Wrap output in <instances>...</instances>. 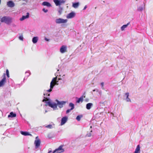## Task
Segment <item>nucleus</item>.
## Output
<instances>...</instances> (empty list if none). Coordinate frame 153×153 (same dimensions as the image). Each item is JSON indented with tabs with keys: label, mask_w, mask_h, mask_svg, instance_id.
Here are the masks:
<instances>
[{
	"label": "nucleus",
	"mask_w": 153,
	"mask_h": 153,
	"mask_svg": "<svg viewBox=\"0 0 153 153\" xmlns=\"http://www.w3.org/2000/svg\"><path fill=\"white\" fill-rule=\"evenodd\" d=\"M57 102V104L54 102H51L50 101V100L48 99V106L53 108L54 110L57 109V105L60 108H61L63 107V105L66 102L64 101H59L58 100H56Z\"/></svg>",
	"instance_id": "obj_1"
},
{
	"label": "nucleus",
	"mask_w": 153,
	"mask_h": 153,
	"mask_svg": "<svg viewBox=\"0 0 153 153\" xmlns=\"http://www.w3.org/2000/svg\"><path fill=\"white\" fill-rule=\"evenodd\" d=\"M12 19L11 18L8 16H4L2 17L1 20L2 22H5L7 24H9L12 22Z\"/></svg>",
	"instance_id": "obj_2"
},
{
	"label": "nucleus",
	"mask_w": 153,
	"mask_h": 153,
	"mask_svg": "<svg viewBox=\"0 0 153 153\" xmlns=\"http://www.w3.org/2000/svg\"><path fill=\"white\" fill-rule=\"evenodd\" d=\"M57 77H56L53 78L50 83V88L48 90V92H51L52 91V89L53 88V87L56 84V83L58 81H56Z\"/></svg>",
	"instance_id": "obj_3"
},
{
	"label": "nucleus",
	"mask_w": 153,
	"mask_h": 153,
	"mask_svg": "<svg viewBox=\"0 0 153 153\" xmlns=\"http://www.w3.org/2000/svg\"><path fill=\"white\" fill-rule=\"evenodd\" d=\"M41 143V140L39 138L38 136H37L36 138V140L34 141V144L35 146V148L36 149L39 148L40 146Z\"/></svg>",
	"instance_id": "obj_4"
},
{
	"label": "nucleus",
	"mask_w": 153,
	"mask_h": 153,
	"mask_svg": "<svg viewBox=\"0 0 153 153\" xmlns=\"http://www.w3.org/2000/svg\"><path fill=\"white\" fill-rule=\"evenodd\" d=\"M63 146L61 145L59 148L55 149L53 152V153H61L64 151V149L63 148Z\"/></svg>",
	"instance_id": "obj_5"
},
{
	"label": "nucleus",
	"mask_w": 153,
	"mask_h": 153,
	"mask_svg": "<svg viewBox=\"0 0 153 153\" xmlns=\"http://www.w3.org/2000/svg\"><path fill=\"white\" fill-rule=\"evenodd\" d=\"M68 20L61 18L57 19L56 20V22L57 24L64 23H66Z\"/></svg>",
	"instance_id": "obj_6"
},
{
	"label": "nucleus",
	"mask_w": 153,
	"mask_h": 153,
	"mask_svg": "<svg viewBox=\"0 0 153 153\" xmlns=\"http://www.w3.org/2000/svg\"><path fill=\"white\" fill-rule=\"evenodd\" d=\"M3 78L1 81H0V87L3 86L6 82V77L5 73L3 74Z\"/></svg>",
	"instance_id": "obj_7"
},
{
	"label": "nucleus",
	"mask_w": 153,
	"mask_h": 153,
	"mask_svg": "<svg viewBox=\"0 0 153 153\" xmlns=\"http://www.w3.org/2000/svg\"><path fill=\"white\" fill-rule=\"evenodd\" d=\"M60 51L61 53H63L67 51V47L65 45H62L60 48Z\"/></svg>",
	"instance_id": "obj_8"
},
{
	"label": "nucleus",
	"mask_w": 153,
	"mask_h": 153,
	"mask_svg": "<svg viewBox=\"0 0 153 153\" xmlns=\"http://www.w3.org/2000/svg\"><path fill=\"white\" fill-rule=\"evenodd\" d=\"M75 15L74 12H72L67 15L66 18L68 19H72L75 17Z\"/></svg>",
	"instance_id": "obj_9"
},
{
	"label": "nucleus",
	"mask_w": 153,
	"mask_h": 153,
	"mask_svg": "<svg viewBox=\"0 0 153 153\" xmlns=\"http://www.w3.org/2000/svg\"><path fill=\"white\" fill-rule=\"evenodd\" d=\"M68 117H65L62 118L61 123V125H64L67 120Z\"/></svg>",
	"instance_id": "obj_10"
},
{
	"label": "nucleus",
	"mask_w": 153,
	"mask_h": 153,
	"mask_svg": "<svg viewBox=\"0 0 153 153\" xmlns=\"http://www.w3.org/2000/svg\"><path fill=\"white\" fill-rule=\"evenodd\" d=\"M7 5L8 7H13L15 6L14 3L11 1L7 2Z\"/></svg>",
	"instance_id": "obj_11"
},
{
	"label": "nucleus",
	"mask_w": 153,
	"mask_h": 153,
	"mask_svg": "<svg viewBox=\"0 0 153 153\" xmlns=\"http://www.w3.org/2000/svg\"><path fill=\"white\" fill-rule=\"evenodd\" d=\"M29 17V13H27V15L25 16H23L20 19V20L21 21H22L25 20V19L27 18H28Z\"/></svg>",
	"instance_id": "obj_12"
},
{
	"label": "nucleus",
	"mask_w": 153,
	"mask_h": 153,
	"mask_svg": "<svg viewBox=\"0 0 153 153\" xmlns=\"http://www.w3.org/2000/svg\"><path fill=\"white\" fill-rule=\"evenodd\" d=\"M85 98V96H82L80 97L78 100L76 102L77 103H79L80 102H82L83 100V98Z\"/></svg>",
	"instance_id": "obj_13"
},
{
	"label": "nucleus",
	"mask_w": 153,
	"mask_h": 153,
	"mask_svg": "<svg viewBox=\"0 0 153 153\" xmlns=\"http://www.w3.org/2000/svg\"><path fill=\"white\" fill-rule=\"evenodd\" d=\"M140 145L137 146L134 152V153H139L140 152Z\"/></svg>",
	"instance_id": "obj_14"
},
{
	"label": "nucleus",
	"mask_w": 153,
	"mask_h": 153,
	"mask_svg": "<svg viewBox=\"0 0 153 153\" xmlns=\"http://www.w3.org/2000/svg\"><path fill=\"white\" fill-rule=\"evenodd\" d=\"M16 116V114L15 113H13V112H11L10 113V114L8 115V117H14Z\"/></svg>",
	"instance_id": "obj_15"
},
{
	"label": "nucleus",
	"mask_w": 153,
	"mask_h": 153,
	"mask_svg": "<svg viewBox=\"0 0 153 153\" xmlns=\"http://www.w3.org/2000/svg\"><path fill=\"white\" fill-rule=\"evenodd\" d=\"M93 105V104L91 103H89L86 104V108L87 109H90L91 106Z\"/></svg>",
	"instance_id": "obj_16"
},
{
	"label": "nucleus",
	"mask_w": 153,
	"mask_h": 153,
	"mask_svg": "<svg viewBox=\"0 0 153 153\" xmlns=\"http://www.w3.org/2000/svg\"><path fill=\"white\" fill-rule=\"evenodd\" d=\"M53 1L56 6L60 5L61 3V2L59 0H54Z\"/></svg>",
	"instance_id": "obj_17"
},
{
	"label": "nucleus",
	"mask_w": 153,
	"mask_h": 153,
	"mask_svg": "<svg viewBox=\"0 0 153 153\" xmlns=\"http://www.w3.org/2000/svg\"><path fill=\"white\" fill-rule=\"evenodd\" d=\"M38 40V38L37 37H34L33 38L32 42L33 43H36L37 42Z\"/></svg>",
	"instance_id": "obj_18"
},
{
	"label": "nucleus",
	"mask_w": 153,
	"mask_h": 153,
	"mask_svg": "<svg viewBox=\"0 0 153 153\" xmlns=\"http://www.w3.org/2000/svg\"><path fill=\"white\" fill-rule=\"evenodd\" d=\"M125 95L126 96V101L127 102H131L130 99L128 98L129 93H126L125 94Z\"/></svg>",
	"instance_id": "obj_19"
},
{
	"label": "nucleus",
	"mask_w": 153,
	"mask_h": 153,
	"mask_svg": "<svg viewBox=\"0 0 153 153\" xmlns=\"http://www.w3.org/2000/svg\"><path fill=\"white\" fill-rule=\"evenodd\" d=\"M79 5V3L78 2L74 3L73 4V6L75 8H77Z\"/></svg>",
	"instance_id": "obj_20"
},
{
	"label": "nucleus",
	"mask_w": 153,
	"mask_h": 153,
	"mask_svg": "<svg viewBox=\"0 0 153 153\" xmlns=\"http://www.w3.org/2000/svg\"><path fill=\"white\" fill-rule=\"evenodd\" d=\"M21 134L22 135H24L25 136L29 135H30L29 133L27 132H24L22 131H21Z\"/></svg>",
	"instance_id": "obj_21"
},
{
	"label": "nucleus",
	"mask_w": 153,
	"mask_h": 153,
	"mask_svg": "<svg viewBox=\"0 0 153 153\" xmlns=\"http://www.w3.org/2000/svg\"><path fill=\"white\" fill-rule=\"evenodd\" d=\"M129 23H127V24L125 25H123L121 27V29L122 30H124V29L126 28L128 25L129 24Z\"/></svg>",
	"instance_id": "obj_22"
},
{
	"label": "nucleus",
	"mask_w": 153,
	"mask_h": 153,
	"mask_svg": "<svg viewBox=\"0 0 153 153\" xmlns=\"http://www.w3.org/2000/svg\"><path fill=\"white\" fill-rule=\"evenodd\" d=\"M69 106L71 107V109L73 110L74 108V104L72 103L71 102L69 104Z\"/></svg>",
	"instance_id": "obj_23"
},
{
	"label": "nucleus",
	"mask_w": 153,
	"mask_h": 153,
	"mask_svg": "<svg viewBox=\"0 0 153 153\" xmlns=\"http://www.w3.org/2000/svg\"><path fill=\"white\" fill-rule=\"evenodd\" d=\"M42 101L43 102H45L46 104H45V105L47 106L48 105V98H45V99H44Z\"/></svg>",
	"instance_id": "obj_24"
},
{
	"label": "nucleus",
	"mask_w": 153,
	"mask_h": 153,
	"mask_svg": "<svg viewBox=\"0 0 153 153\" xmlns=\"http://www.w3.org/2000/svg\"><path fill=\"white\" fill-rule=\"evenodd\" d=\"M82 117V115H79L77 116L76 117V119L78 121H79L80 120V119Z\"/></svg>",
	"instance_id": "obj_25"
},
{
	"label": "nucleus",
	"mask_w": 153,
	"mask_h": 153,
	"mask_svg": "<svg viewBox=\"0 0 153 153\" xmlns=\"http://www.w3.org/2000/svg\"><path fill=\"white\" fill-rule=\"evenodd\" d=\"M42 5L44 6H48V2H44L42 3Z\"/></svg>",
	"instance_id": "obj_26"
},
{
	"label": "nucleus",
	"mask_w": 153,
	"mask_h": 153,
	"mask_svg": "<svg viewBox=\"0 0 153 153\" xmlns=\"http://www.w3.org/2000/svg\"><path fill=\"white\" fill-rule=\"evenodd\" d=\"M6 75H7V77L8 78H9L10 77L9 74V72L8 70L7 69H6Z\"/></svg>",
	"instance_id": "obj_27"
},
{
	"label": "nucleus",
	"mask_w": 153,
	"mask_h": 153,
	"mask_svg": "<svg viewBox=\"0 0 153 153\" xmlns=\"http://www.w3.org/2000/svg\"><path fill=\"white\" fill-rule=\"evenodd\" d=\"M19 39L20 40L23 41V37L22 35H21V36H20L19 37Z\"/></svg>",
	"instance_id": "obj_28"
},
{
	"label": "nucleus",
	"mask_w": 153,
	"mask_h": 153,
	"mask_svg": "<svg viewBox=\"0 0 153 153\" xmlns=\"http://www.w3.org/2000/svg\"><path fill=\"white\" fill-rule=\"evenodd\" d=\"M54 126V124H53L52 125H48V128H53V126Z\"/></svg>",
	"instance_id": "obj_29"
},
{
	"label": "nucleus",
	"mask_w": 153,
	"mask_h": 153,
	"mask_svg": "<svg viewBox=\"0 0 153 153\" xmlns=\"http://www.w3.org/2000/svg\"><path fill=\"white\" fill-rule=\"evenodd\" d=\"M72 110V109H68L66 111V113L68 114V113H69L71 110Z\"/></svg>",
	"instance_id": "obj_30"
},
{
	"label": "nucleus",
	"mask_w": 153,
	"mask_h": 153,
	"mask_svg": "<svg viewBox=\"0 0 153 153\" xmlns=\"http://www.w3.org/2000/svg\"><path fill=\"white\" fill-rule=\"evenodd\" d=\"M42 10L45 13H46L48 11V10L47 9L45 10V8L43 9Z\"/></svg>",
	"instance_id": "obj_31"
},
{
	"label": "nucleus",
	"mask_w": 153,
	"mask_h": 153,
	"mask_svg": "<svg viewBox=\"0 0 153 153\" xmlns=\"http://www.w3.org/2000/svg\"><path fill=\"white\" fill-rule=\"evenodd\" d=\"M91 136V135L90 133L87 134L86 135V136L88 137H90Z\"/></svg>",
	"instance_id": "obj_32"
},
{
	"label": "nucleus",
	"mask_w": 153,
	"mask_h": 153,
	"mask_svg": "<svg viewBox=\"0 0 153 153\" xmlns=\"http://www.w3.org/2000/svg\"><path fill=\"white\" fill-rule=\"evenodd\" d=\"M101 85L102 87H103L104 86V83L103 82H101Z\"/></svg>",
	"instance_id": "obj_33"
},
{
	"label": "nucleus",
	"mask_w": 153,
	"mask_h": 153,
	"mask_svg": "<svg viewBox=\"0 0 153 153\" xmlns=\"http://www.w3.org/2000/svg\"><path fill=\"white\" fill-rule=\"evenodd\" d=\"M143 9V8H139L138 9V10L139 11H141Z\"/></svg>",
	"instance_id": "obj_34"
},
{
	"label": "nucleus",
	"mask_w": 153,
	"mask_h": 153,
	"mask_svg": "<svg viewBox=\"0 0 153 153\" xmlns=\"http://www.w3.org/2000/svg\"><path fill=\"white\" fill-rule=\"evenodd\" d=\"M45 40L46 41H48V39L47 37H45Z\"/></svg>",
	"instance_id": "obj_35"
},
{
	"label": "nucleus",
	"mask_w": 153,
	"mask_h": 153,
	"mask_svg": "<svg viewBox=\"0 0 153 153\" xmlns=\"http://www.w3.org/2000/svg\"><path fill=\"white\" fill-rule=\"evenodd\" d=\"M51 6V4L50 3H48V7H50Z\"/></svg>",
	"instance_id": "obj_36"
},
{
	"label": "nucleus",
	"mask_w": 153,
	"mask_h": 153,
	"mask_svg": "<svg viewBox=\"0 0 153 153\" xmlns=\"http://www.w3.org/2000/svg\"><path fill=\"white\" fill-rule=\"evenodd\" d=\"M87 8V6H85V7H84V9H83V10H85L86 9V8Z\"/></svg>",
	"instance_id": "obj_37"
},
{
	"label": "nucleus",
	"mask_w": 153,
	"mask_h": 153,
	"mask_svg": "<svg viewBox=\"0 0 153 153\" xmlns=\"http://www.w3.org/2000/svg\"><path fill=\"white\" fill-rule=\"evenodd\" d=\"M59 14L60 15L61 14V13H62L61 11H59Z\"/></svg>",
	"instance_id": "obj_38"
},
{
	"label": "nucleus",
	"mask_w": 153,
	"mask_h": 153,
	"mask_svg": "<svg viewBox=\"0 0 153 153\" xmlns=\"http://www.w3.org/2000/svg\"><path fill=\"white\" fill-rule=\"evenodd\" d=\"M47 110H46L45 111V112L44 113H47Z\"/></svg>",
	"instance_id": "obj_39"
},
{
	"label": "nucleus",
	"mask_w": 153,
	"mask_h": 153,
	"mask_svg": "<svg viewBox=\"0 0 153 153\" xmlns=\"http://www.w3.org/2000/svg\"><path fill=\"white\" fill-rule=\"evenodd\" d=\"M23 0L24 1H25L26 2H27V0Z\"/></svg>",
	"instance_id": "obj_40"
},
{
	"label": "nucleus",
	"mask_w": 153,
	"mask_h": 153,
	"mask_svg": "<svg viewBox=\"0 0 153 153\" xmlns=\"http://www.w3.org/2000/svg\"><path fill=\"white\" fill-rule=\"evenodd\" d=\"M51 152V151L48 152V153H50Z\"/></svg>",
	"instance_id": "obj_41"
},
{
	"label": "nucleus",
	"mask_w": 153,
	"mask_h": 153,
	"mask_svg": "<svg viewBox=\"0 0 153 153\" xmlns=\"http://www.w3.org/2000/svg\"><path fill=\"white\" fill-rule=\"evenodd\" d=\"M48 96H50V94H48Z\"/></svg>",
	"instance_id": "obj_42"
},
{
	"label": "nucleus",
	"mask_w": 153,
	"mask_h": 153,
	"mask_svg": "<svg viewBox=\"0 0 153 153\" xmlns=\"http://www.w3.org/2000/svg\"><path fill=\"white\" fill-rule=\"evenodd\" d=\"M1 25V22H0V25Z\"/></svg>",
	"instance_id": "obj_43"
},
{
	"label": "nucleus",
	"mask_w": 153,
	"mask_h": 153,
	"mask_svg": "<svg viewBox=\"0 0 153 153\" xmlns=\"http://www.w3.org/2000/svg\"><path fill=\"white\" fill-rule=\"evenodd\" d=\"M46 127H48V126H46Z\"/></svg>",
	"instance_id": "obj_44"
}]
</instances>
